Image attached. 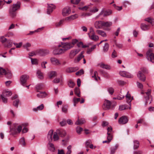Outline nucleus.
Instances as JSON below:
<instances>
[{
  "instance_id": "nucleus-64",
  "label": "nucleus",
  "mask_w": 154,
  "mask_h": 154,
  "mask_svg": "<svg viewBox=\"0 0 154 154\" xmlns=\"http://www.w3.org/2000/svg\"><path fill=\"white\" fill-rule=\"evenodd\" d=\"M20 143L23 146L25 145V141L24 138L23 137L21 138L20 140Z\"/></svg>"
},
{
  "instance_id": "nucleus-45",
  "label": "nucleus",
  "mask_w": 154,
  "mask_h": 154,
  "mask_svg": "<svg viewBox=\"0 0 154 154\" xmlns=\"http://www.w3.org/2000/svg\"><path fill=\"white\" fill-rule=\"evenodd\" d=\"M43 27L41 28H39L38 29H37V30H35V31H30L29 33L28 34V35H32L35 32H39L40 30H42L43 29Z\"/></svg>"
},
{
  "instance_id": "nucleus-60",
  "label": "nucleus",
  "mask_w": 154,
  "mask_h": 154,
  "mask_svg": "<svg viewBox=\"0 0 154 154\" xmlns=\"http://www.w3.org/2000/svg\"><path fill=\"white\" fill-rule=\"evenodd\" d=\"M109 44L106 43L105 44L104 46L103 47V51H107L109 49Z\"/></svg>"
},
{
  "instance_id": "nucleus-35",
  "label": "nucleus",
  "mask_w": 154,
  "mask_h": 154,
  "mask_svg": "<svg viewBox=\"0 0 154 154\" xmlns=\"http://www.w3.org/2000/svg\"><path fill=\"white\" fill-rule=\"evenodd\" d=\"M97 32L100 35L103 37H105L106 36V33L103 31L98 30H97Z\"/></svg>"
},
{
  "instance_id": "nucleus-50",
  "label": "nucleus",
  "mask_w": 154,
  "mask_h": 154,
  "mask_svg": "<svg viewBox=\"0 0 154 154\" xmlns=\"http://www.w3.org/2000/svg\"><path fill=\"white\" fill-rule=\"evenodd\" d=\"M88 34L89 35V36L91 39L94 41H96V36L95 35V33L91 34V36H90L89 33H88Z\"/></svg>"
},
{
  "instance_id": "nucleus-36",
  "label": "nucleus",
  "mask_w": 154,
  "mask_h": 154,
  "mask_svg": "<svg viewBox=\"0 0 154 154\" xmlns=\"http://www.w3.org/2000/svg\"><path fill=\"white\" fill-rule=\"evenodd\" d=\"M112 25V23L111 22L107 21L106 22L104 21V27H109L111 26Z\"/></svg>"
},
{
  "instance_id": "nucleus-32",
  "label": "nucleus",
  "mask_w": 154,
  "mask_h": 154,
  "mask_svg": "<svg viewBox=\"0 0 154 154\" xmlns=\"http://www.w3.org/2000/svg\"><path fill=\"white\" fill-rule=\"evenodd\" d=\"M126 97L127 98V102L129 104H131V95L130 94H129L128 92L127 93V94L126 95Z\"/></svg>"
},
{
  "instance_id": "nucleus-17",
  "label": "nucleus",
  "mask_w": 154,
  "mask_h": 154,
  "mask_svg": "<svg viewBox=\"0 0 154 154\" xmlns=\"http://www.w3.org/2000/svg\"><path fill=\"white\" fill-rule=\"evenodd\" d=\"M54 131L53 130H50L47 134V138L49 142H51L53 140V135L54 134Z\"/></svg>"
},
{
  "instance_id": "nucleus-30",
  "label": "nucleus",
  "mask_w": 154,
  "mask_h": 154,
  "mask_svg": "<svg viewBox=\"0 0 154 154\" xmlns=\"http://www.w3.org/2000/svg\"><path fill=\"white\" fill-rule=\"evenodd\" d=\"M44 107V105L41 104L40 105L38 106L36 108H34L33 109V110L34 111H36L38 110H40L42 109Z\"/></svg>"
},
{
  "instance_id": "nucleus-14",
  "label": "nucleus",
  "mask_w": 154,
  "mask_h": 154,
  "mask_svg": "<svg viewBox=\"0 0 154 154\" xmlns=\"http://www.w3.org/2000/svg\"><path fill=\"white\" fill-rule=\"evenodd\" d=\"M137 77L140 80L144 82L146 80V77L144 74L140 71H138L137 74Z\"/></svg>"
},
{
  "instance_id": "nucleus-33",
  "label": "nucleus",
  "mask_w": 154,
  "mask_h": 154,
  "mask_svg": "<svg viewBox=\"0 0 154 154\" xmlns=\"http://www.w3.org/2000/svg\"><path fill=\"white\" fill-rule=\"evenodd\" d=\"M44 87V85L42 84H39L36 85L35 88L37 90V91L38 92V90H41Z\"/></svg>"
},
{
  "instance_id": "nucleus-25",
  "label": "nucleus",
  "mask_w": 154,
  "mask_h": 154,
  "mask_svg": "<svg viewBox=\"0 0 154 154\" xmlns=\"http://www.w3.org/2000/svg\"><path fill=\"white\" fill-rule=\"evenodd\" d=\"M47 94L45 92H39V93L37 94V96L39 98H44L46 97Z\"/></svg>"
},
{
  "instance_id": "nucleus-38",
  "label": "nucleus",
  "mask_w": 154,
  "mask_h": 154,
  "mask_svg": "<svg viewBox=\"0 0 154 154\" xmlns=\"http://www.w3.org/2000/svg\"><path fill=\"white\" fill-rule=\"evenodd\" d=\"M75 94L78 97H80V91L79 89L78 88H75L74 91Z\"/></svg>"
},
{
  "instance_id": "nucleus-39",
  "label": "nucleus",
  "mask_w": 154,
  "mask_h": 154,
  "mask_svg": "<svg viewBox=\"0 0 154 154\" xmlns=\"http://www.w3.org/2000/svg\"><path fill=\"white\" fill-rule=\"evenodd\" d=\"M19 102V100L18 99H17L13 102V105L14 106L17 108L18 106Z\"/></svg>"
},
{
  "instance_id": "nucleus-6",
  "label": "nucleus",
  "mask_w": 154,
  "mask_h": 154,
  "mask_svg": "<svg viewBox=\"0 0 154 154\" xmlns=\"http://www.w3.org/2000/svg\"><path fill=\"white\" fill-rule=\"evenodd\" d=\"M111 102L108 100H105L104 102L103 106V108L104 109L107 110L109 109L111 107Z\"/></svg>"
},
{
  "instance_id": "nucleus-37",
  "label": "nucleus",
  "mask_w": 154,
  "mask_h": 154,
  "mask_svg": "<svg viewBox=\"0 0 154 154\" xmlns=\"http://www.w3.org/2000/svg\"><path fill=\"white\" fill-rule=\"evenodd\" d=\"M145 20L147 21L150 23L152 26L154 25V22L153 20L150 17H148L145 19Z\"/></svg>"
},
{
  "instance_id": "nucleus-41",
  "label": "nucleus",
  "mask_w": 154,
  "mask_h": 154,
  "mask_svg": "<svg viewBox=\"0 0 154 154\" xmlns=\"http://www.w3.org/2000/svg\"><path fill=\"white\" fill-rule=\"evenodd\" d=\"M134 148L137 149L138 148L139 146V143L138 141L135 140L134 141Z\"/></svg>"
},
{
  "instance_id": "nucleus-55",
  "label": "nucleus",
  "mask_w": 154,
  "mask_h": 154,
  "mask_svg": "<svg viewBox=\"0 0 154 154\" xmlns=\"http://www.w3.org/2000/svg\"><path fill=\"white\" fill-rule=\"evenodd\" d=\"M13 44L15 45L16 46V48H20L23 44V43L22 42H20L19 43L14 42Z\"/></svg>"
},
{
  "instance_id": "nucleus-1",
  "label": "nucleus",
  "mask_w": 154,
  "mask_h": 154,
  "mask_svg": "<svg viewBox=\"0 0 154 154\" xmlns=\"http://www.w3.org/2000/svg\"><path fill=\"white\" fill-rule=\"evenodd\" d=\"M21 3L20 2L14 4L9 10V13L10 15L12 17H14L16 16V11L19 9L20 7Z\"/></svg>"
},
{
  "instance_id": "nucleus-49",
  "label": "nucleus",
  "mask_w": 154,
  "mask_h": 154,
  "mask_svg": "<svg viewBox=\"0 0 154 154\" xmlns=\"http://www.w3.org/2000/svg\"><path fill=\"white\" fill-rule=\"evenodd\" d=\"M72 146L71 145H69L67 147V149L68 150L66 152V154H70L72 152Z\"/></svg>"
},
{
  "instance_id": "nucleus-42",
  "label": "nucleus",
  "mask_w": 154,
  "mask_h": 154,
  "mask_svg": "<svg viewBox=\"0 0 154 154\" xmlns=\"http://www.w3.org/2000/svg\"><path fill=\"white\" fill-rule=\"evenodd\" d=\"M96 47V45H94L93 46L90 48L87 49V53L88 54H90Z\"/></svg>"
},
{
  "instance_id": "nucleus-34",
  "label": "nucleus",
  "mask_w": 154,
  "mask_h": 154,
  "mask_svg": "<svg viewBox=\"0 0 154 154\" xmlns=\"http://www.w3.org/2000/svg\"><path fill=\"white\" fill-rule=\"evenodd\" d=\"M57 132H54L53 134V138L54 141L57 140L59 139Z\"/></svg>"
},
{
  "instance_id": "nucleus-9",
  "label": "nucleus",
  "mask_w": 154,
  "mask_h": 154,
  "mask_svg": "<svg viewBox=\"0 0 154 154\" xmlns=\"http://www.w3.org/2000/svg\"><path fill=\"white\" fill-rule=\"evenodd\" d=\"M112 12V11L110 10L106 11H104L103 10H102L97 17H99L101 15H103V17L108 16L111 14Z\"/></svg>"
},
{
  "instance_id": "nucleus-15",
  "label": "nucleus",
  "mask_w": 154,
  "mask_h": 154,
  "mask_svg": "<svg viewBox=\"0 0 154 154\" xmlns=\"http://www.w3.org/2000/svg\"><path fill=\"white\" fill-rule=\"evenodd\" d=\"M80 51L79 49H74L71 50L69 54V56L70 58H72L77 54Z\"/></svg>"
},
{
  "instance_id": "nucleus-61",
  "label": "nucleus",
  "mask_w": 154,
  "mask_h": 154,
  "mask_svg": "<svg viewBox=\"0 0 154 154\" xmlns=\"http://www.w3.org/2000/svg\"><path fill=\"white\" fill-rule=\"evenodd\" d=\"M83 130V129L82 128L80 127H77L76 128V131L77 133L79 134H80L81 133V132Z\"/></svg>"
},
{
  "instance_id": "nucleus-19",
  "label": "nucleus",
  "mask_w": 154,
  "mask_h": 154,
  "mask_svg": "<svg viewBox=\"0 0 154 154\" xmlns=\"http://www.w3.org/2000/svg\"><path fill=\"white\" fill-rule=\"evenodd\" d=\"M57 134L61 137H64L66 134L65 131L62 129H59L57 130Z\"/></svg>"
},
{
  "instance_id": "nucleus-21",
  "label": "nucleus",
  "mask_w": 154,
  "mask_h": 154,
  "mask_svg": "<svg viewBox=\"0 0 154 154\" xmlns=\"http://www.w3.org/2000/svg\"><path fill=\"white\" fill-rule=\"evenodd\" d=\"M49 51L47 49L40 50L39 51V53L41 56H44L49 53Z\"/></svg>"
},
{
  "instance_id": "nucleus-28",
  "label": "nucleus",
  "mask_w": 154,
  "mask_h": 154,
  "mask_svg": "<svg viewBox=\"0 0 154 154\" xmlns=\"http://www.w3.org/2000/svg\"><path fill=\"white\" fill-rule=\"evenodd\" d=\"M93 72H94V71L93 69H91L90 70V74L91 75V76L93 79L95 80H96V71H95L94 72V74L93 75Z\"/></svg>"
},
{
  "instance_id": "nucleus-56",
  "label": "nucleus",
  "mask_w": 154,
  "mask_h": 154,
  "mask_svg": "<svg viewBox=\"0 0 154 154\" xmlns=\"http://www.w3.org/2000/svg\"><path fill=\"white\" fill-rule=\"evenodd\" d=\"M139 71H140L141 73H148V70L144 68H142L140 69V70Z\"/></svg>"
},
{
  "instance_id": "nucleus-43",
  "label": "nucleus",
  "mask_w": 154,
  "mask_h": 154,
  "mask_svg": "<svg viewBox=\"0 0 154 154\" xmlns=\"http://www.w3.org/2000/svg\"><path fill=\"white\" fill-rule=\"evenodd\" d=\"M10 132L11 133V134L13 135L16 134H17V129L16 128H13L12 129H11Z\"/></svg>"
},
{
  "instance_id": "nucleus-8",
  "label": "nucleus",
  "mask_w": 154,
  "mask_h": 154,
  "mask_svg": "<svg viewBox=\"0 0 154 154\" xmlns=\"http://www.w3.org/2000/svg\"><path fill=\"white\" fill-rule=\"evenodd\" d=\"M128 121L127 117L125 116H123L119 119L118 122L119 124L123 125L127 123Z\"/></svg>"
},
{
  "instance_id": "nucleus-29",
  "label": "nucleus",
  "mask_w": 154,
  "mask_h": 154,
  "mask_svg": "<svg viewBox=\"0 0 154 154\" xmlns=\"http://www.w3.org/2000/svg\"><path fill=\"white\" fill-rule=\"evenodd\" d=\"M85 122V120L83 119H78L77 121L75 122V124L77 125H82Z\"/></svg>"
},
{
  "instance_id": "nucleus-13",
  "label": "nucleus",
  "mask_w": 154,
  "mask_h": 154,
  "mask_svg": "<svg viewBox=\"0 0 154 154\" xmlns=\"http://www.w3.org/2000/svg\"><path fill=\"white\" fill-rule=\"evenodd\" d=\"M71 10L69 7H67L64 8L62 12V15L63 16L68 15L70 13Z\"/></svg>"
},
{
  "instance_id": "nucleus-46",
  "label": "nucleus",
  "mask_w": 154,
  "mask_h": 154,
  "mask_svg": "<svg viewBox=\"0 0 154 154\" xmlns=\"http://www.w3.org/2000/svg\"><path fill=\"white\" fill-rule=\"evenodd\" d=\"M78 42V41L77 39H73L72 40V41L71 42H70L71 44H72V48H73L74 46V45L76 44Z\"/></svg>"
},
{
  "instance_id": "nucleus-3",
  "label": "nucleus",
  "mask_w": 154,
  "mask_h": 154,
  "mask_svg": "<svg viewBox=\"0 0 154 154\" xmlns=\"http://www.w3.org/2000/svg\"><path fill=\"white\" fill-rule=\"evenodd\" d=\"M70 42H61L58 47L62 48L65 53L68 50L72 48Z\"/></svg>"
},
{
  "instance_id": "nucleus-23",
  "label": "nucleus",
  "mask_w": 154,
  "mask_h": 154,
  "mask_svg": "<svg viewBox=\"0 0 154 154\" xmlns=\"http://www.w3.org/2000/svg\"><path fill=\"white\" fill-rule=\"evenodd\" d=\"M104 27V21H98L97 24V28L101 29Z\"/></svg>"
},
{
  "instance_id": "nucleus-54",
  "label": "nucleus",
  "mask_w": 154,
  "mask_h": 154,
  "mask_svg": "<svg viewBox=\"0 0 154 154\" xmlns=\"http://www.w3.org/2000/svg\"><path fill=\"white\" fill-rule=\"evenodd\" d=\"M64 22V20H61L59 22L55 24L56 27H59L61 26L63 24Z\"/></svg>"
},
{
  "instance_id": "nucleus-62",
  "label": "nucleus",
  "mask_w": 154,
  "mask_h": 154,
  "mask_svg": "<svg viewBox=\"0 0 154 154\" xmlns=\"http://www.w3.org/2000/svg\"><path fill=\"white\" fill-rule=\"evenodd\" d=\"M6 71L5 69L2 67H0V74L3 75L6 73Z\"/></svg>"
},
{
  "instance_id": "nucleus-10",
  "label": "nucleus",
  "mask_w": 154,
  "mask_h": 154,
  "mask_svg": "<svg viewBox=\"0 0 154 154\" xmlns=\"http://www.w3.org/2000/svg\"><path fill=\"white\" fill-rule=\"evenodd\" d=\"M29 76L26 75H23L20 78L21 84L23 86L25 85V84L26 82L27 79L29 78Z\"/></svg>"
},
{
  "instance_id": "nucleus-24",
  "label": "nucleus",
  "mask_w": 154,
  "mask_h": 154,
  "mask_svg": "<svg viewBox=\"0 0 154 154\" xmlns=\"http://www.w3.org/2000/svg\"><path fill=\"white\" fill-rule=\"evenodd\" d=\"M101 68L105 69H110V67L109 66L105 64L104 63H101L98 65Z\"/></svg>"
},
{
  "instance_id": "nucleus-40",
  "label": "nucleus",
  "mask_w": 154,
  "mask_h": 154,
  "mask_svg": "<svg viewBox=\"0 0 154 154\" xmlns=\"http://www.w3.org/2000/svg\"><path fill=\"white\" fill-rule=\"evenodd\" d=\"M48 144L49 145L50 147V150L52 151H54L55 150V148L54 144L53 143H51V142H49Z\"/></svg>"
},
{
  "instance_id": "nucleus-58",
  "label": "nucleus",
  "mask_w": 154,
  "mask_h": 154,
  "mask_svg": "<svg viewBox=\"0 0 154 154\" xmlns=\"http://www.w3.org/2000/svg\"><path fill=\"white\" fill-rule=\"evenodd\" d=\"M31 59V62L32 64H37L38 61L37 59H32V58H30Z\"/></svg>"
},
{
  "instance_id": "nucleus-20",
  "label": "nucleus",
  "mask_w": 154,
  "mask_h": 154,
  "mask_svg": "<svg viewBox=\"0 0 154 154\" xmlns=\"http://www.w3.org/2000/svg\"><path fill=\"white\" fill-rule=\"evenodd\" d=\"M78 17L77 14H75L66 17L65 20L68 21H70L77 18Z\"/></svg>"
},
{
  "instance_id": "nucleus-16",
  "label": "nucleus",
  "mask_w": 154,
  "mask_h": 154,
  "mask_svg": "<svg viewBox=\"0 0 154 154\" xmlns=\"http://www.w3.org/2000/svg\"><path fill=\"white\" fill-rule=\"evenodd\" d=\"M79 69L78 67H68L66 69V71L67 73L73 72L76 71Z\"/></svg>"
},
{
  "instance_id": "nucleus-11",
  "label": "nucleus",
  "mask_w": 154,
  "mask_h": 154,
  "mask_svg": "<svg viewBox=\"0 0 154 154\" xmlns=\"http://www.w3.org/2000/svg\"><path fill=\"white\" fill-rule=\"evenodd\" d=\"M50 61L52 64L54 65L58 66L61 64L59 60L55 57H51L50 59Z\"/></svg>"
},
{
  "instance_id": "nucleus-22",
  "label": "nucleus",
  "mask_w": 154,
  "mask_h": 154,
  "mask_svg": "<svg viewBox=\"0 0 154 154\" xmlns=\"http://www.w3.org/2000/svg\"><path fill=\"white\" fill-rule=\"evenodd\" d=\"M48 75L50 78L51 79L56 77L57 75V73L56 72L53 71L49 72Z\"/></svg>"
},
{
  "instance_id": "nucleus-4",
  "label": "nucleus",
  "mask_w": 154,
  "mask_h": 154,
  "mask_svg": "<svg viewBox=\"0 0 154 154\" xmlns=\"http://www.w3.org/2000/svg\"><path fill=\"white\" fill-rule=\"evenodd\" d=\"M12 94V93L11 91H3L1 95L3 102L6 103L7 102L8 99L5 97H9L11 96Z\"/></svg>"
},
{
  "instance_id": "nucleus-26",
  "label": "nucleus",
  "mask_w": 154,
  "mask_h": 154,
  "mask_svg": "<svg viewBox=\"0 0 154 154\" xmlns=\"http://www.w3.org/2000/svg\"><path fill=\"white\" fill-rule=\"evenodd\" d=\"M119 145L117 144L115 145L114 147H112L111 148L110 154H114L118 147Z\"/></svg>"
},
{
  "instance_id": "nucleus-31",
  "label": "nucleus",
  "mask_w": 154,
  "mask_h": 154,
  "mask_svg": "<svg viewBox=\"0 0 154 154\" xmlns=\"http://www.w3.org/2000/svg\"><path fill=\"white\" fill-rule=\"evenodd\" d=\"M37 75L38 78L40 79H42L43 78V73L40 70H38L37 72Z\"/></svg>"
},
{
  "instance_id": "nucleus-59",
  "label": "nucleus",
  "mask_w": 154,
  "mask_h": 154,
  "mask_svg": "<svg viewBox=\"0 0 154 154\" xmlns=\"http://www.w3.org/2000/svg\"><path fill=\"white\" fill-rule=\"evenodd\" d=\"M92 143V141L90 140H87L85 142V146L86 147H88V146Z\"/></svg>"
},
{
  "instance_id": "nucleus-51",
  "label": "nucleus",
  "mask_w": 154,
  "mask_h": 154,
  "mask_svg": "<svg viewBox=\"0 0 154 154\" xmlns=\"http://www.w3.org/2000/svg\"><path fill=\"white\" fill-rule=\"evenodd\" d=\"M5 75H7V77L8 78H10L12 76V74L11 73V71L8 70H7L6 71V73H5Z\"/></svg>"
},
{
  "instance_id": "nucleus-44",
  "label": "nucleus",
  "mask_w": 154,
  "mask_h": 154,
  "mask_svg": "<svg viewBox=\"0 0 154 154\" xmlns=\"http://www.w3.org/2000/svg\"><path fill=\"white\" fill-rule=\"evenodd\" d=\"M80 100V98H76L74 97L73 98V102L74 103L73 105L74 106H75L76 104Z\"/></svg>"
},
{
  "instance_id": "nucleus-18",
  "label": "nucleus",
  "mask_w": 154,
  "mask_h": 154,
  "mask_svg": "<svg viewBox=\"0 0 154 154\" xmlns=\"http://www.w3.org/2000/svg\"><path fill=\"white\" fill-rule=\"evenodd\" d=\"M55 8V7L54 5L52 4H48V14H50Z\"/></svg>"
},
{
  "instance_id": "nucleus-7",
  "label": "nucleus",
  "mask_w": 154,
  "mask_h": 154,
  "mask_svg": "<svg viewBox=\"0 0 154 154\" xmlns=\"http://www.w3.org/2000/svg\"><path fill=\"white\" fill-rule=\"evenodd\" d=\"M64 52L62 48H55L53 51V53L55 55H57L61 54Z\"/></svg>"
},
{
  "instance_id": "nucleus-27",
  "label": "nucleus",
  "mask_w": 154,
  "mask_h": 154,
  "mask_svg": "<svg viewBox=\"0 0 154 154\" xmlns=\"http://www.w3.org/2000/svg\"><path fill=\"white\" fill-rule=\"evenodd\" d=\"M140 27L143 30H147L149 29V26L144 23H142L141 24Z\"/></svg>"
},
{
  "instance_id": "nucleus-57",
  "label": "nucleus",
  "mask_w": 154,
  "mask_h": 154,
  "mask_svg": "<svg viewBox=\"0 0 154 154\" xmlns=\"http://www.w3.org/2000/svg\"><path fill=\"white\" fill-rule=\"evenodd\" d=\"M151 89H148L146 93V94L147 96L148 97V98L150 97H152V96L151 95Z\"/></svg>"
},
{
  "instance_id": "nucleus-53",
  "label": "nucleus",
  "mask_w": 154,
  "mask_h": 154,
  "mask_svg": "<svg viewBox=\"0 0 154 154\" xmlns=\"http://www.w3.org/2000/svg\"><path fill=\"white\" fill-rule=\"evenodd\" d=\"M83 51L82 52L79 56H78L77 58V60L78 61H80L82 58L84 57V56L83 55Z\"/></svg>"
},
{
  "instance_id": "nucleus-48",
  "label": "nucleus",
  "mask_w": 154,
  "mask_h": 154,
  "mask_svg": "<svg viewBox=\"0 0 154 154\" xmlns=\"http://www.w3.org/2000/svg\"><path fill=\"white\" fill-rule=\"evenodd\" d=\"M68 106L67 105H65L63 106L62 108V110L63 112L66 113L68 110Z\"/></svg>"
},
{
  "instance_id": "nucleus-5",
  "label": "nucleus",
  "mask_w": 154,
  "mask_h": 154,
  "mask_svg": "<svg viewBox=\"0 0 154 154\" xmlns=\"http://www.w3.org/2000/svg\"><path fill=\"white\" fill-rule=\"evenodd\" d=\"M146 56L149 60L153 63H154V54L152 53L151 50H149L147 51Z\"/></svg>"
},
{
  "instance_id": "nucleus-52",
  "label": "nucleus",
  "mask_w": 154,
  "mask_h": 154,
  "mask_svg": "<svg viewBox=\"0 0 154 154\" xmlns=\"http://www.w3.org/2000/svg\"><path fill=\"white\" fill-rule=\"evenodd\" d=\"M23 46L24 48L26 49L27 51H28L29 50L28 48L29 47L31 46V45L29 43H27L26 44H24Z\"/></svg>"
},
{
  "instance_id": "nucleus-12",
  "label": "nucleus",
  "mask_w": 154,
  "mask_h": 154,
  "mask_svg": "<svg viewBox=\"0 0 154 154\" xmlns=\"http://www.w3.org/2000/svg\"><path fill=\"white\" fill-rule=\"evenodd\" d=\"M119 73L121 76L123 77L129 78H132L133 77L132 75H131L129 73L125 71H120Z\"/></svg>"
},
{
  "instance_id": "nucleus-2",
  "label": "nucleus",
  "mask_w": 154,
  "mask_h": 154,
  "mask_svg": "<svg viewBox=\"0 0 154 154\" xmlns=\"http://www.w3.org/2000/svg\"><path fill=\"white\" fill-rule=\"evenodd\" d=\"M107 140L103 141V143H109L112 139V128L111 127H108L107 128Z\"/></svg>"
},
{
  "instance_id": "nucleus-63",
  "label": "nucleus",
  "mask_w": 154,
  "mask_h": 154,
  "mask_svg": "<svg viewBox=\"0 0 154 154\" xmlns=\"http://www.w3.org/2000/svg\"><path fill=\"white\" fill-rule=\"evenodd\" d=\"M84 73V70L82 69H81L79 71L75 73V74L76 75H80L83 74Z\"/></svg>"
},
{
  "instance_id": "nucleus-47",
  "label": "nucleus",
  "mask_w": 154,
  "mask_h": 154,
  "mask_svg": "<svg viewBox=\"0 0 154 154\" xmlns=\"http://www.w3.org/2000/svg\"><path fill=\"white\" fill-rule=\"evenodd\" d=\"M107 91L110 95H112L114 92V89L112 87H109L107 88Z\"/></svg>"
}]
</instances>
